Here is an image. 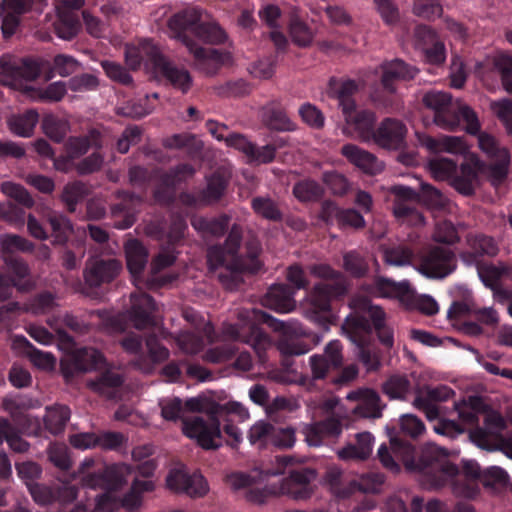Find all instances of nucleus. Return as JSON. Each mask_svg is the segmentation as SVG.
I'll list each match as a JSON object with an SVG mask.
<instances>
[{"instance_id":"1","label":"nucleus","mask_w":512,"mask_h":512,"mask_svg":"<svg viewBox=\"0 0 512 512\" xmlns=\"http://www.w3.org/2000/svg\"><path fill=\"white\" fill-rule=\"evenodd\" d=\"M265 324L280 333L278 349L283 356L294 357L306 354L321 341L317 334L306 333L297 322H284L259 308H242L238 312V322L225 324L223 334L232 341L246 343L252 347L261 363L266 361V350L270 339L259 326Z\"/></svg>"},{"instance_id":"2","label":"nucleus","mask_w":512,"mask_h":512,"mask_svg":"<svg viewBox=\"0 0 512 512\" xmlns=\"http://www.w3.org/2000/svg\"><path fill=\"white\" fill-rule=\"evenodd\" d=\"M424 105L433 110L434 122L444 129L455 130L462 122L469 135H478L480 150L493 162L488 166V177L493 186L502 185L509 173L511 152L502 147L498 140L490 134L480 132V122L474 110L468 106L454 109L451 96L445 92L431 91L423 97Z\"/></svg>"},{"instance_id":"3","label":"nucleus","mask_w":512,"mask_h":512,"mask_svg":"<svg viewBox=\"0 0 512 512\" xmlns=\"http://www.w3.org/2000/svg\"><path fill=\"white\" fill-rule=\"evenodd\" d=\"M168 26L173 37L183 43L193 56L195 67L207 75L216 74L231 59L228 51L198 45L196 40L216 46L225 44L229 39L226 30L218 21H203L199 11H180L171 16Z\"/></svg>"},{"instance_id":"4","label":"nucleus","mask_w":512,"mask_h":512,"mask_svg":"<svg viewBox=\"0 0 512 512\" xmlns=\"http://www.w3.org/2000/svg\"><path fill=\"white\" fill-rule=\"evenodd\" d=\"M354 311L344 320L341 329L344 335L358 348V359L368 371L380 367L377 351L371 347L373 331L379 343L390 349L394 344L393 329L387 325L386 312L366 297L353 301Z\"/></svg>"},{"instance_id":"5","label":"nucleus","mask_w":512,"mask_h":512,"mask_svg":"<svg viewBox=\"0 0 512 512\" xmlns=\"http://www.w3.org/2000/svg\"><path fill=\"white\" fill-rule=\"evenodd\" d=\"M242 242V228L233 224L223 245L216 244L208 248L207 262L211 271L221 269L220 282L229 290L239 287L242 283V274L258 273L261 263L258 259L260 245L251 240L246 243V256L239 254Z\"/></svg>"},{"instance_id":"6","label":"nucleus","mask_w":512,"mask_h":512,"mask_svg":"<svg viewBox=\"0 0 512 512\" xmlns=\"http://www.w3.org/2000/svg\"><path fill=\"white\" fill-rule=\"evenodd\" d=\"M4 265L0 271V301L12 296L13 290L31 291L35 287V279L26 260L15 253L31 252L35 245L27 238L18 235H7L2 238Z\"/></svg>"},{"instance_id":"7","label":"nucleus","mask_w":512,"mask_h":512,"mask_svg":"<svg viewBox=\"0 0 512 512\" xmlns=\"http://www.w3.org/2000/svg\"><path fill=\"white\" fill-rule=\"evenodd\" d=\"M394 196L393 215L398 221L410 225L424 224V216L419 210V205L429 208H442L446 199L440 190L428 184H422L420 192H416L409 186L396 185L391 187Z\"/></svg>"},{"instance_id":"8","label":"nucleus","mask_w":512,"mask_h":512,"mask_svg":"<svg viewBox=\"0 0 512 512\" xmlns=\"http://www.w3.org/2000/svg\"><path fill=\"white\" fill-rule=\"evenodd\" d=\"M390 445L393 453L401 458L407 470L430 478L433 484L440 485L447 477H455L459 473L457 465L443 463L428 451L418 452L412 443L402 437H392Z\"/></svg>"},{"instance_id":"9","label":"nucleus","mask_w":512,"mask_h":512,"mask_svg":"<svg viewBox=\"0 0 512 512\" xmlns=\"http://www.w3.org/2000/svg\"><path fill=\"white\" fill-rule=\"evenodd\" d=\"M358 85L351 79L332 77L328 84V94L338 101L344 119L364 140L374 139L375 115L369 110L356 111L354 95Z\"/></svg>"},{"instance_id":"10","label":"nucleus","mask_w":512,"mask_h":512,"mask_svg":"<svg viewBox=\"0 0 512 512\" xmlns=\"http://www.w3.org/2000/svg\"><path fill=\"white\" fill-rule=\"evenodd\" d=\"M131 471L128 464H113L104 467L101 471L87 473L82 478L84 486L92 489L100 488L104 492L96 497V508L101 512H114L120 501L114 495L126 482L125 476Z\"/></svg>"},{"instance_id":"11","label":"nucleus","mask_w":512,"mask_h":512,"mask_svg":"<svg viewBox=\"0 0 512 512\" xmlns=\"http://www.w3.org/2000/svg\"><path fill=\"white\" fill-rule=\"evenodd\" d=\"M312 273L320 278L331 280V282L318 283L311 293V305L315 312H329L332 301L342 298L347 293V286L341 279L340 272L327 264L314 265Z\"/></svg>"},{"instance_id":"12","label":"nucleus","mask_w":512,"mask_h":512,"mask_svg":"<svg viewBox=\"0 0 512 512\" xmlns=\"http://www.w3.org/2000/svg\"><path fill=\"white\" fill-rule=\"evenodd\" d=\"M217 407L205 416H192L183 419V432L194 439L198 446L210 450L222 445V431L219 418L216 416Z\"/></svg>"},{"instance_id":"13","label":"nucleus","mask_w":512,"mask_h":512,"mask_svg":"<svg viewBox=\"0 0 512 512\" xmlns=\"http://www.w3.org/2000/svg\"><path fill=\"white\" fill-rule=\"evenodd\" d=\"M457 269V256L450 248L430 246L418 254V272L431 279H443Z\"/></svg>"},{"instance_id":"14","label":"nucleus","mask_w":512,"mask_h":512,"mask_svg":"<svg viewBox=\"0 0 512 512\" xmlns=\"http://www.w3.org/2000/svg\"><path fill=\"white\" fill-rule=\"evenodd\" d=\"M48 67L49 62L41 58H24L19 63L11 62L4 57L0 59L1 72L7 77V83L12 86H22V81H35Z\"/></svg>"},{"instance_id":"15","label":"nucleus","mask_w":512,"mask_h":512,"mask_svg":"<svg viewBox=\"0 0 512 512\" xmlns=\"http://www.w3.org/2000/svg\"><path fill=\"white\" fill-rule=\"evenodd\" d=\"M148 55L152 59V68L175 89L186 94L192 86V77L184 67L175 66L163 52L148 48Z\"/></svg>"},{"instance_id":"16","label":"nucleus","mask_w":512,"mask_h":512,"mask_svg":"<svg viewBox=\"0 0 512 512\" xmlns=\"http://www.w3.org/2000/svg\"><path fill=\"white\" fill-rule=\"evenodd\" d=\"M4 191L11 198V201L0 204V219L8 223H24L25 208H31L35 203L29 192L16 184H5Z\"/></svg>"},{"instance_id":"17","label":"nucleus","mask_w":512,"mask_h":512,"mask_svg":"<svg viewBox=\"0 0 512 512\" xmlns=\"http://www.w3.org/2000/svg\"><path fill=\"white\" fill-rule=\"evenodd\" d=\"M122 264L116 258H91L85 264L83 277L90 288H100L115 280L121 272Z\"/></svg>"},{"instance_id":"18","label":"nucleus","mask_w":512,"mask_h":512,"mask_svg":"<svg viewBox=\"0 0 512 512\" xmlns=\"http://www.w3.org/2000/svg\"><path fill=\"white\" fill-rule=\"evenodd\" d=\"M343 424L340 417L332 414L302 428L304 440L310 447H320L330 441H335L342 433Z\"/></svg>"},{"instance_id":"19","label":"nucleus","mask_w":512,"mask_h":512,"mask_svg":"<svg viewBox=\"0 0 512 512\" xmlns=\"http://www.w3.org/2000/svg\"><path fill=\"white\" fill-rule=\"evenodd\" d=\"M167 486L176 493L190 497H203L208 493V482L200 473L188 474L182 469H173L167 476Z\"/></svg>"},{"instance_id":"20","label":"nucleus","mask_w":512,"mask_h":512,"mask_svg":"<svg viewBox=\"0 0 512 512\" xmlns=\"http://www.w3.org/2000/svg\"><path fill=\"white\" fill-rule=\"evenodd\" d=\"M485 167V163L478 156L470 155L460 164V169L457 168V173L452 177L451 186L464 196L474 194L479 184V173Z\"/></svg>"},{"instance_id":"21","label":"nucleus","mask_w":512,"mask_h":512,"mask_svg":"<svg viewBox=\"0 0 512 512\" xmlns=\"http://www.w3.org/2000/svg\"><path fill=\"white\" fill-rule=\"evenodd\" d=\"M406 135L407 127L402 120L386 118L375 130L373 141L382 148L398 150L405 145Z\"/></svg>"},{"instance_id":"22","label":"nucleus","mask_w":512,"mask_h":512,"mask_svg":"<svg viewBox=\"0 0 512 512\" xmlns=\"http://www.w3.org/2000/svg\"><path fill=\"white\" fill-rule=\"evenodd\" d=\"M366 291L377 298H395L408 303L413 297V291L407 281L395 282L384 276H375Z\"/></svg>"},{"instance_id":"23","label":"nucleus","mask_w":512,"mask_h":512,"mask_svg":"<svg viewBox=\"0 0 512 512\" xmlns=\"http://www.w3.org/2000/svg\"><path fill=\"white\" fill-rule=\"evenodd\" d=\"M315 477V471L309 468L290 471V475L282 480L281 491L296 500L309 499L313 494L311 481Z\"/></svg>"},{"instance_id":"24","label":"nucleus","mask_w":512,"mask_h":512,"mask_svg":"<svg viewBox=\"0 0 512 512\" xmlns=\"http://www.w3.org/2000/svg\"><path fill=\"white\" fill-rule=\"evenodd\" d=\"M418 135V143L426 148L430 153H451L465 155L469 147L461 136L443 135L439 138L432 137L429 134Z\"/></svg>"},{"instance_id":"25","label":"nucleus","mask_w":512,"mask_h":512,"mask_svg":"<svg viewBox=\"0 0 512 512\" xmlns=\"http://www.w3.org/2000/svg\"><path fill=\"white\" fill-rule=\"evenodd\" d=\"M123 383L124 378L120 373L106 369L95 379L88 381L87 386L94 393H98L106 399L117 400L121 398Z\"/></svg>"},{"instance_id":"26","label":"nucleus","mask_w":512,"mask_h":512,"mask_svg":"<svg viewBox=\"0 0 512 512\" xmlns=\"http://www.w3.org/2000/svg\"><path fill=\"white\" fill-rule=\"evenodd\" d=\"M417 69L403 60L395 59L383 66L382 84L386 92L393 94L396 91L395 83L412 80Z\"/></svg>"},{"instance_id":"27","label":"nucleus","mask_w":512,"mask_h":512,"mask_svg":"<svg viewBox=\"0 0 512 512\" xmlns=\"http://www.w3.org/2000/svg\"><path fill=\"white\" fill-rule=\"evenodd\" d=\"M294 294V290L288 285L276 284L267 290L262 305L277 312H290L296 305Z\"/></svg>"},{"instance_id":"28","label":"nucleus","mask_w":512,"mask_h":512,"mask_svg":"<svg viewBox=\"0 0 512 512\" xmlns=\"http://www.w3.org/2000/svg\"><path fill=\"white\" fill-rule=\"evenodd\" d=\"M102 146V134L99 130L93 128L88 130L87 134L85 135L70 136L64 144V149L65 153L68 154L69 157L78 159L82 155L86 154L91 148H94L98 151L102 148Z\"/></svg>"},{"instance_id":"29","label":"nucleus","mask_w":512,"mask_h":512,"mask_svg":"<svg viewBox=\"0 0 512 512\" xmlns=\"http://www.w3.org/2000/svg\"><path fill=\"white\" fill-rule=\"evenodd\" d=\"M230 177L223 170H214L206 176V187L200 192L201 203L211 205L221 200L227 190Z\"/></svg>"},{"instance_id":"30","label":"nucleus","mask_w":512,"mask_h":512,"mask_svg":"<svg viewBox=\"0 0 512 512\" xmlns=\"http://www.w3.org/2000/svg\"><path fill=\"white\" fill-rule=\"evenodd\" d=\"M131 316L134 325L138 329L153 325V313L156 310V303L148 293H141L132 297Z\"/></svg>"},{"instance_id":"31","label":"nucleus","mask_w":512,"mask_h":512,"mask_svg":"<svg viewBox=\"0 0 512 512\" xmlns=\"http://www.w3.org/2000/svg\"><path fill=\"white\" fill-rule=\"evenodd\" d=\"M230 223V217L227 214H221L218 217L195 216L191 219L192 227L205 238H220L225 235Z\"/></svg>"},{"instance_id":"32","label":"nucleus","mask_w":512,"mask_h":512,"mask_svg":"<svg viewBox=\"0 0 512 512\" xmlns=\"http://www.w3.org/2000/svg\"><path fill=\"white\" fill-rule=\"evenodd\" d=\"M341 154L353 165L369 174H375L380 171V165L377 158L370 152H367L354 144H346L341 148Z\"/></svg>"},{"instance_id":"33","label":"nucleus","mask_w":512,"mask_h":512,"mask_svg":"<svg viewBox=\"0 0 512 512\" xmlns=\"http://www.w3.org/2000/svg\"><path fill=\"white\" fill-rule=\"evenodd\" d=\"M263 123L272 130L293 131L295 124L290 120L285 111L276 102L265 105L261 110Z\"/></svg>"},{"instance_id":"34","label":"nucleus","mask_w":512,"mask_h":512,"mask_svg":"<svg viewBox=\"0 0 512 512\" xmlns=\"http://www.w3.org/2000/svg\"><path fill=\"white\" fill-rule=\"evenodd\" d=\"M124 252H126L129 272L133 275L142 273L148 262V252L145 246L138 239L133 238L124 245Z\"/></svg>"},{"instance_id":"35","label":"nucleus","mask_w":512,"mask_h":512,"mask_svg":"<svg viewBox=\"0 0 512 512\" xmlns=\"http://www.w3.org/2000/svg\"><path fill=\"white\" fill-rule=\"evenodd\" d=\"M46 223L50 226V236L54 238V244H65L73 234V223L66 216L55 211H49L45 216Z\"/></svg>"},{"instance_id":"36","label":"nucleus","mask_w":512,"mask_h":512,"mask_svg":"<svg viewBox=\"0 0 512 512\" xmlns=\"http://www.w3.org/2000/svg\"><path fill=\"white\" fill-rule=\"evenodd\" d=\"M250 206L254 213L266 220L273 223H279L283 220V213L277 201L270 197L257 196L251 199Z\"/></svg>"},{"instance_id":"37","label":"nucleus","mask_w":512,"mask_h":512,"mask_svg":"<svg viewBox=\"0 0 512 512\" xmlns=\"http://www.w3.org/2000/svg\"><path fill=\"white\" fill-rule=\"evenodd\" d=\"M103 362V355L93 347H82L73 357L74 370L80 373L97 369Z\"/></svg>"},{"instance_id":"38","label":"nucleus","mask_w":512,"mask_h":512,"mask_svg":"<svg viewBox=\"0 0 512 512\" xmlns=\"http://www.w3.org/2000/svg\"><path fill=\"white\" fill-rule=\"evenodd\" d=\"M38 122V112L35 109H29L21 115L12 116L8 120V125L14 135L28 137L32 135Z\"/></svg>"},{"instance_id":"39","label":"nucleus","mask_w":512,"mask_h":512,"mask_svg":"<svg viewBox=\"0 0 512 512\" xmlns=\"http://www.w3.org/2000/svg\"><path fill=\"white\" fill-rule=\"evenodd\" d=\"M22 432H16L7 418L0 417V445L4 442L16 453H25L29 443L22 438Z\"/></svg>"},{"instance_id":"40","label":"nucleus","mask_w":512,"mask_h":512,"mask_svg":"<svg viewBox=\"0 0 512 512\" xmlns=\"http://www.w3.org/2000/svg\"><path fill=\"white\" fill-rule=\"evenodd\" d=\"M154 490V482L152 480H138L135 479L132 483L131 489L122 499H119L120 506L132 512L141 505V494L144 492H151Z\"/></svg>"},{"instance_id":"41","label":"nucleus","mask_w":512,"mask_h":512,"mask_svg":"<svg viewBox=\"0 0 512 512\" xmlns=\"http://www.w3.org/2000/svg\"><path fill=\"white\" fill-rule=\"evenodd\" d=\"M70 418V410L65 405H55L46 409L44 416L45 428L52 434L61 433Z\"/></svg>"},{"instance_id":"42","label":"nucleus","mask_w":512,"mask_h":512,"mask_svg":"<svg viewBox=\"0 0 512 512\" xmlns=\"http://www.w3.org/2000/svg\"><path fill=\"white\" fill-rule=\"evenodd\" d=\"M41 126L43 133L56 143H61L69 131V122L53 114L45 115Z\"/></svg>"},{"instance_id":"43","label":"nucleus","mask_w":512,"mask_h":512,"mask_svg":"<svg viewBox=\"0 0 512 512\" xmlns=\"http://www.w3.org/2000/svg\"><path fill=\"white\" fill-rule=\"evenodd\" d=\"M4 408L6 411H9L12 420L10 423L16 432H22L24 435L35 433L37 429L35 423L32 421L31 417L16 404L12 401H5Z\"/></svg>"},{"instance_id":"44","label":"nucleus","mask_w":512,"mask_h":512,"mask_svg":"<svg viewBox=\"0 0 512 512\" xmlns=\"http://www.w3.org/2000/svg\"><path fill=\"white\" fill-rule=\"evenodd\" d=\"M79 68L80 63L75 57L62 53L57 54L52 59V64H49V67H47V78H53L56 74L61 77H68L77 72Z\"/></svg>"},{"instance_id":"45","label":"nucleus","mask_w":512,"mask_h":512,"mask_svg":"<svg viewBox=\"0 0 512 512\" xmlns=\"http://www.w3.org/2000/svg\"><path fill=\"white\" fill-rule=\"evenodd\" d=\"M88 192V186L81 181L67 183L63 187L61 200L68 212H75L77 204L87 196Z\"/></svg>"},{"instance_id":"46","label":"nucleus","mask_w":512,"mask_h":512,"mask_svg":"<svg viewBox=\"0 0 512 512\" xmlns=\"http://www.w3.org/2000/svg\"><path fill=\"white\" fill-rule=\"evenodd\" d=\"M323 193V187L311 179L301 180L293 187L294 196L302 203L318 202Z\"/></svg>"},{"instance_id":"47","label":"nucleus","mask_w":512,"mask_h":512,"mask_svg":"<svg viewBox=\"0 0 512 512\" xmlns=\"http://www.w3.org/2000/svg\"><path fill=\"white\" fill-rule=\"evenodd\" d=\"M411 390L407 375H392L383 383V392L391 399H405Z\"/></svg>"},{"instance_id":"48","label":"nucleus","mask_w":512,"mask_h":512,"mask_svg":"<svg viewBox=\"0 0 512 512\" xmlns=\"http://www.w3.org/2000/svg\"><path fill=\"white\" fill-rule=\"evenodd\" d=\"M343 269L354 278L366 276L369 272V264L364 255L357 251H349L343 254Z\"/></svg>"},{"instance_id":"49","label":"nucleus","mask_w":512,"mask_h":512,"mask_svg":"<svg viewBox=\"0 0 512 512\" xmlns=\"http://www.w3.org/2000/svg\"><path fill=\"white\" fill-rule=\"evenodd\" d=\"M153 48L157 52H161L158 47H156L151 41H144L140 47H129L126 49V54H124V58H126V64L128 67L136 70L140 67L142 62H146V64L152 67V59L148 55V48Z\"/></svg>"},{"instance_id":"50","label":"nucleus","mask_w":512,"mask_h":512,"mask_svg":"<svg viewBox=\"0 0 512 512\" xmlns=\"http://www.w3.org/2000/svg\"><path fill=\"white\" fill-rule=\"evenodd\" d=\"M429 171L436 180H452L458 169V163L451 158L434 157L428 163Z\"/></svg>"},{"instance_id":"51","label":"nucleus","mask_w":512,"mask_h":512,"mask_svg":"<svg viewBox=\"0 0 512 512\" xmlns=\"http://www.w3.org/2000/svg\"><path fill=\"white\" fill-rule=\"evenodd\" d=\"M146 346L148 349V355H144L146 360H144V366L139 367L140 369L148 370L151 368L152 364L160 363L169 358L170 352L168 348L161 343L155 335H150L146 339Z\"/></svg>"},{"instance_id":"52","label":"nucleus","mask_w":512,"mask_h":512,"mask_svg":"<svg viewBox=\"0 0 512 512\" xmlns=\"http://www.w3.org/2000/svg\"><path fill=\"white\" fill-rule=\"evenodd\" d=\"M274 427L265 421H258L248 431L249 443L263 449L267 448L271 443Z\"/></svg>"},{"instance_id":"53","label":"nucleus","mask_w":512,"mask_h":512,"mask_svg":"<svg viewBox=\"0 0 512 512\" xmlns=\"http://www.w3.org/2000/svg\"><path fill=\"white\" fill-rule=\"evenodd\" d=\"M383 408L380 404L379 394L373 390H367L364 400L358 404L355 411L361 417L375 419L381 416Z\"/></svg>"},{"instance_id":"54","label":"nucleus","mask_w":512,"mask_h":512,"mask_svg":"<svg viewBox=\"0 0 512 512\" xmlns=\"http://www.w3.org/2000/svg\"><path fill=\"white\" fill-rule=\"evenodd\" d=\"M384 257L390 265L404 266L411 263L414 253L407 245H397L386 249Z\"/></svg>"},{"instance_id":"55","label":"nucleus","mask_w":512,"mask_h":512,"mask_svg":"<svg viewBox=\"0 0 512 512\" xmlns=\"http://www.w3.org/2000/svg\"><path fill=\"white\" fill-rule=\"evenodd\" d=\"M469 245L477 257H482V255L494 257L498 253V246L494 238L482 234L469 238Z\"/></svg>"},{"instance_id":"56","label":"nucleus","mask_w":512,"mask_h":512,"mask_svg":"<svg viewBox=\"0 0 512 512\" xmlns=\"http://www.w3.org/2000/svg\"><path fill=\"white\" fill-rule=\"evenodd\" d=\"M432 238L436 242L447 245L455 244L460 240L455 225L449 220H443L436 224Z\"/></svg>"},{"instance_id":"57","label":"nucleus","mask_w":512,"mask_h":512,"mask_svg":"<svg viewBox=\"0 0 512 512\" xmlns=\"http://www.w3.org/2000/svg\"><path fill=\"white\" fill-rule=\"evenodd\" d=\"M56 306L55 295L49 291H42L31 298L28 309L34 314H45Z\"/></svg>"},{"instance_id":"58","label":"nucleus","mask_w":512,"mask_h":512,"mask_svg":"<svg viewBox=\"0 0 512 512\" xmlns=\"http://www.w3.org/2000/svg\"><path fill=\"white\" fill-rule=\"evenodd\" d=\"M290 37L302 48L309 47L313 41V33L301 20L294 18L290 21Z\"/></svg>"},{"instance_id":"59","label":"nucleus","mask_w":512,"mask_h":512,"mask_svg":"<svg viewBox=\"0 0 512 512\" xmlns=\"http://www.w3.org/2000/svg\"><path fill=\"white\" fill-rule=\"evenodd\" d=\"M23 343L25 344L26 353L28 358L34 365L43 368V369H51L56 364V358L50 353L43 352L33 346L28 342L26 338H22Z\"/></svg>"},{"instance_id":"60","label":"nucleus","mask_w":512,"mask_h":512,"mask_svg":"<svg viewBox=\"0 0 512 512\" xmlns=\"http://www.w3.org/2000/svg\"><path fill=\"white\" fill-rule=\"evenodd\" d=\"M413 13L418 17L433 20L442 15L443 8L437 0H414Z\"/></svg>"},{"instance_id":"61","label":"nucleus","mask_w":512,"mask_h":512,"mask_svg":"<svg viewBox=\"0 0 512 512\" xmlns=\"http://www.w3.org/2000/svg\"><path fill=\"white\" fill-rule=\"evenodd\" d=\"M120 345L124 351L133 354L137 357L136 364L138 367H144L145 365L142 362H145V354L142 353V338L135 334L131 333L126 335L124 338L120 340Z\"/></svg>"},{"instance_id":"62","label":"nucleus","mask_w":512,"mask_h":512,"mask_svg":"<svg viewBox=\"0 0 512 512\" xmlns=\"http://www.w3.org/2000/svg\"><path fill=\"white\" fill-rule=\"evenodd\" d=\"M495 67L501 73V81L507 93L512 94V56L500 54L495 58Z\"/></svg>"},{"instance_id":"63","label":"nucleus","mask_w":512,"mask_h":512,"mask_svg":"<svg viewBox=\"0 0 512 512\" xmlns=\"http://www.w3.org/2000/svg\"><path fill=\"white\" fill-rule=\"evenodd\" d=\"M101 67L103 68L106 76L117 83L129 85L133 82V78L130 73L120 64L103 61L101 63Z\"/></svg>"},{"instance_id":"64","label":"nucleus","mask_w":512,"mask_h":512,"mask_svg":"<svg viewBox=\"0 0 512 512\" xmlns=\"http://www.w3.org/2000/svg\"><path fill=\"white\" fill-rule=\"evenodd\" d=\"M296 443V430L292 427L276 428L274 427L272 436V445L279 449H288L294 447Z\"/></svg>"}]
</instances>
